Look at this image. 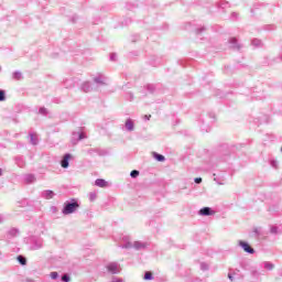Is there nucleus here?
I'll use <instances>...</instances> for the list:
<instances>
[{
  "label": "nucleus",
  "instance_id": "nucleus-1",
  "mask_svg": "<svg viewBox=\"0 0 282 282\" xmlns=\"http://www.w3.org/2000/svg\"><path fill=\"white\" fill-rule=\"evenodd\" d=\"M121 248H124L126 250H131V248L134 250H145V248H149V243L142 241L132 242L131 237L123 236L121 239Z\"/></svg>",
  "mask_w": 282,
  "mask_h": 282
},
{
  "label": "nucleus",
  "instance_id": "nucleus-2",
  "mask_svg": "<svg viewBox=\"0 0 282 282\" xmlns=\"http://www.w3.org/2000/svg\"><path fill=\"white\" fill-rule=\"evenodd\" d=\"M78 208H80V205L75 199H73L72 202L66 200L64 203L62 213H63V215H73V213H76V210H78Z\"/></svg>",
  "mask_w": 282,
  "mask_h": 282
},
{
  "label": "nucleus",
  "instance_id": "nucleus-3",
  "mask_svg": "<svg viewBox=\"0 0 282 282\" xmlns=\"http://www.w3.org/2000/svg\"><path fill=\"white\" fill-rule=\"evenodd\" d=\"M106 269L110 274H120V271L122 270V268H120V264L118 262H109L106 265Z\"/></svg>",
  "mask_w": 282,
  "mask_h": 282
},
{
  "label": "nucleus",
  "instance_id": "nucleus-4",
  "mask_svg": "<svg viewBox=\"0 0 282 282\" xmlns=\"http://www.w3.org/2000/svg\"><path fill=\"white\" fill-rule=\"evenodd\" d=\"M238 246L240 248H242V250L245 252H248V254H254V249L252 247H250V243L243 241V240H239L238 241Z\"/></svg>",
  "mask_w": 282,
  "mask_h": 282
},
{
  "label": "nucleus",
  "instance_id": "nucleus-5",
  "mask_svg": "<svg viewBox=\"0 0 282 282\" xmlns=\"http://www.w3.org/2000/svg\"><path fill=\"white\" fill-rule=\"evenodd\" d=\"M69 160H74V156L69 153L64 154L61 161L62 169H69Z\"/></svg>",
  "mask_w": 282,
  "mask_h": 282
},
{
  "label": "nucleus",
  "instance_id": "nucleus-6",
  "mask_svg": "<svg viewBox=\"0 0 282 282\" xmlns=\"http://www.w3.org/2000/svg\"><path fill=\"white\" fill-rule=\"evenodd\" d=\"M198 215H200V217H210V215H215V212H213L210 207H204L199 209Z\"/></svg>",
  "mask_w": 282,
  "mask_h": 282
},
{
  "label": "nucleus",
  "instance_id": "nucleus-7",
  "mask_svg": "<svg viewBox=\"0 0 282 282\" xmlns=\"http://www.w3.org/2000/svg\"><path fill=\"white\" fill-rule=\"evenodd\" d=\"M95 186H98L99 188H107V186H109V183L104 178H97L95 181Z\"/></svg>",
  "mask_w": 282,
  "mask_h": 282
},
{
  "label": "nucleus",
  "instance_id": "nucleus-8",
  "mask_svg": "<svg viewBox=\"0 0 282 282\" xmlns=\"http://www.w3.org/2000/svg\"><path fill=\"white\" fill-rule=\"evenodd\" d=\"M124 127L127 131H133V129H135V122L133 121V119H127Z\"/></svg>",
  "mask_w": 282,
  "mask_h": 282
},
{
  "label": "nucleus",
  "instance_id": "nucleus-9",
  "mask_svg": "<svg viewBox=\"0 0 282 282\" xmlns=\"http://www.w3.org/2000/svg\"><path fill=\"white\" fill-rule=\"evenodd\" d=\"M54 195H55L54 192L50 189H46L42 193V196L44 197V199H53Z\"/></svg>",
  "mask_w": 282,
  "mask_h": 282
},
{
  "label": "nucleus",
  "instance_id": "nucleus-10",
  "mask_svg": "<svg viewBox=\"0 0 282 282\" xmlns=\"http://www.w3.org/2000/svg\"><path fill=\"white\" fill-rule=\"evenodd\" d=\"M82 89L85 91V94H89V91H91V84L89 82H85L82 85Z\"/></svg>",
  "mask_w": 282,
  "mask_h": 282
},
{
  "label": "nucleus",
  "instance_id": "nucleus-11",
  "mask_svg": "<svg viewBox=\"0 0 282 282\" xmlns=\"http://www.w3.org/2000/svg\"><path fill=\"white\" fill-rule=\"evenodd\" d=\"M229 43H230V45H231V47L234 48V50H240V45H239V43H237V39H235V37H231L230 40H229Z\"/></svg>",
  "mask_w": 282,
  "mask_h": 282
},
{
  "label": "nucleus",
  "instance_id": "nucleus-12",
  "mask_svg": "<svg viewBox=\"0 0 282 282\" xmlns=\"http://www.w3.org/2000/svg\"><path fill=\"white\" fill-rule=\"evenodd\" d=\"M23 78V73L17 70L12 74V79L13 80H21Z\"/></svg>",
  "mask_w": 282,
  "mask_h": 282
},
{
  "label": "nucleus",
  "instance_id": "nucleus-13",
  "mask_svg": "<svg viewBox=\"0 0 282 282\" xmlns=\"http://www.w3.org/2000/svg\"><path fill=\"white\" fill-rule=\"evenodd\" d=\"M263 268H264V270L272 271V269L274 268V263H272L270 261H265V262H263Z\"/></svg>",
  "mask_w": 282,
  "mask_h": 282
},
{
  "label": "nucleus",
  "instance_id": "nucleus-14",
  "mask_svg": "<svg viewBox=\"0 0 282 282\" xmlns=\"http://www.w3.org/2000/svg\"><path fill=\"white\" fill-rule=\"evenodd\" d=\"M30 142L33 145L39 144V137H36L35 134H30Z\"/></svg>",
  "mask_w": 282,
  "mask_h": 282
},
{
  "label": "nucleus",
  "instance_id": "nucleus-15",
  "mask_svg": "<svg viewBox=\"0 0 282 282\" xmlns=\"http://www.w3.org/2000/svg\"><path fill=\"white\" fill-rule=\"evenodd\" d=\"M75 138H78V140H85V138H87V135L85 134V132H74L73 134Z\"/></svg>",
  "mask_w": 282,
  "mask_h": 282
},
{
  "label": "nucleus",
  "instance_id": "nucleus-16",
  "mask_svg": "<svg viewBox=\"0 0 282 282\" xmlns=\"http://www.w3.org/2000/svg\"><path fill=\"white\" fill-rule=\"evenodd\" d=\"M251 45H253V47H261V45H263V42H261V40L254 39L252 40Z\"/></svg>",
  "mask_w": 282,
  "mask_h": 282
},
{
  "label": "nucleus",
  "instance_id": "nucleus-17",
  "mask_svg": "<svg viewBox=\"0 0 282 282\" xmlns=\"http://www.w3.org/2000/svg\"><path fill=\"white\" fill-rule=\"evenodd\" d=\"M97 197H98V194H96V192H90L88 194L89 202H96Z\"/></svg>",
  "mask_w": 282,
  "mask_h": 282
},
{
  "label": "nucleus",
  "instance_id": "nucleus-18",
  "mask_svg": "<svg viewBox=\"0 0 282 282\" xmlns=\"http://www.w3.org/2000/svg\"><path fill=\"white\" fill-rule=\"evenodd\" d=\"M36 178L34 177V175L32 174H28L25 176V182H28V184H32V182H34Z\"/></svg>",
  "mask_w": 282,
  "mask_h": 282
},
{
  "label": "nucleus",
  "instance_id": "nucleus-19",
  "mask_svg": "<svg viewBox=\"0 0 282 282\" xmlns=\"http://www.w3.org/2000/svg\"><path fill=\"white\" fill-rule=\"evenodd\" d=\"M18 261L21 265H25L28 263V260L23 256H19Z\"/></svg>",
  "mask_w": 282,
  "mask_h": 282
},
{
  "label": "nucleus",
  "instance_id": "nucleus-20",
  "mask_svg": "<svg viewBox=\"0 0 282 282\" xmlns=\"http://www.w3.org/2000/svg\"><path fill=\"white\" fill-rule=\"evenodd\" d=\"M144 280L145 281H152L153 280V274L151 272H145L144 274Z\"/></svg>",
  "mask_w": 282,
  "mask_h": 282
},
{
  "label": "nucleus",
  "instance_id": "nucleus-21",
  "mask_svg": "<svg viewBox=\"0 0 282 282\" xmlns=\"http://www.w3.org/2000/svg\"><path fill=\"white\" fill-rule=\"evenodd\" d=\"M270 232H271V235H279V227L272 226V227L270 228Z\"/></svg>",
  "mask_w": 282,
  "mask_h": 282
},
{
  "label": "nucleus",
  "instance_id": "nucleus-22",
  "mask_svg": "<svg viewBox=\"0 0 282 282\" xmlns=\"http://www.w3.org/2000/svg\"><path fill=\"white\" fill-rule=\"evenodd\" d=\"M270 164H271L272 169H279V161L272 160V161L270 162Z\"/></svg>",
  "mask_w": 282,
  "mask_h": 282
},
{
  "label": "nucleus",
  "instance_id": "nucleus-23",
  "mask_svg": "<svg viewBox=\"0 0 282 282\" xmlns=\"http://www.w3.org/2000/svg\"><path fill=\"white\" fill-rule=\"evenodd\" d=\"M138 175H140V171H138V170H133V171L130 173V177H133V178L138 177Z\"/></svg>",
  "mask_w": 282,
  "mask_h": 282
},
{
  "label": "nucleus",
  "instance_id": "nucleus-24",
  "mask_svg": "<svg viewBox=\"0 0 282 282\" xmlns=\"http://www.w3.org/2000/svg\"><path fill=\"white\" fill-rule=\"evenodd\" d=\"M50 276H51V279H52L53 281H56V279H58V272H56V271L51 272Z\"/></svg>",
  "mask_w": 282,
  "mask_h": 282
},
{
  "label": "nucleus",
  "instance_id": "nucleus-25",
  "mask_svg": "<svg viewBox=\"0 0 282 282\" xmlns=\"http://www.w3.org/2000/svg\"><path fill=\"white\" fill-rule=\"evenodd\" d=\"M33 250H39L40 248H43V242L39 241L37 243H35V246L32 247Z\"/></svg>",
  "mask_w": 282,
  "mask_h": 282
},
{
  "label": "nucleus",
  "instance_id": "nucleus-26",
  "mask_svg": "<svg viewBox=\"0 0 282 282\" xmlns=\"http://www.w3.org/2000/svg\"><path fill=\"white\" fill-rule=\"evenodd\" d=\"M155 160H158V162H164V155L155 154Z\"/></svg>",
  "mask_w": 282,
  "mask_h": 282
},
{
  "label": "nucleus",
  "instance_id": "nucleus-27",
  "mask_svg": "<svg viewBox=\"0 0 282 282\" xmlns=\"http://www.w3.org/2000/svg\"><path fill=\"white\" fill-rule=\"evenodd\" d=\"M102 80H104L102 76H98L94 78V82L97 84H102Z\"/></svg>",
  "mask_w": 282,
  "mask_h": 282
},
{
  "label": "nucleus",
  "instance_id": "nucleus-28",
  "mask_svg": "<svg viewBox=\"0 0 282 282\" xmlns=\"http://www.w3.org/2000/svg\"><path fill=\"white\" fill-rule=\"evenodd\" d=\"M6 100V91L0 90V102H3Z\"/></svg>",
  "mask_w": 282,
  "mask_h": 282
},
{
  "label": "nucleus",
  "instance_id": "nucleus-29",
  "mask_svg": "<svg viewBox=\"0 0 282 282\" xmlns=\"http://www.w3.org/2000/svg\"><path fill=\"white\" fill-rule=\"evenodd\" d=\"M200 270H203V271L208 270V263L202 262L200 263Z\"/></svg>",
  "mask_w": 282,
  "mask_h": 282
},
{
  "label": "nucleus",
  "instance_id": "nucleus-30",
  "mask_svg": "<svg viewBox=\"0 0 282 282\" xmlns=\"http://www.w3.org/2000/svg\"><path fill=\"white\" fill-rule=\"evenodd\" d=\"M39 113H41L42 116H45L47 113V109L40 108Z\"/></svg>",
  "mask_w": 282,
  "mask_h": 282
},
{
  "label": "nucleus",
  "instance_id": "nucleus-31",
  "mask_svg": "<svg viewBox=\"0 0 282 282\" xmlns=\"http://www.w3.org/2000/svg\"><path fill=\"white\" fill-rule=\"evenodd\" d=\"M63 282H69V276L67 274L62 276Z\"/></svg>",
  "mask_w": 282,
  "mask_h": 282
},
{
  "label": "nucleus",
  "instance_id": "nucleus-32",
  "mask_svg": "<svg viewBox=\"0 0 282 282\" xmlns=\"http://www.w3.org/2000/svg\"><path fill=\"white\" fill-rule=\"evenodd\" d=\"M194 182H195V184H202V177H196V178L194 180Z\"/></svg>",
  "mask_w": 282,
  "mask_h": 282
},
{
  "label": "nucleus",
  "instance_id": "nucleus-33",
  "mask_svg": "<svg viewBox=\"0 0 282 282\" xmlns=\"http://www.w3.org/2000/svg\"><path fill=\"white\" fill-rule=\"evenodd\" d=\"M111 282H124V281L122 279H120V278H115V279H112Z\"/></svg>",
  "mask_w": 282,
  "mask_h": 282
},
{
  "label": "nucleus",
  "instance_id": "nucleus-34",
  "mask_svg": "<svg viewBox=\"0 0 282 282\" xmlns=\"http://www.w3.org/2000/svg\"><path fill=\"white\" fill-rule=\"evenodd\" d=\"M3 221H6V217H3V215L0 214V224H3Z\"/></svg>",
  "mask_w": 282,
  "mask_h": 282
},
{
  "label": "nucleus",
  "instance_id": "nucleus-35",
  "mask_svg": "<svg viewBox=\"0 0 282 282\" xmlns=\"http://www.w3.org/2000/svg\"><path fill=\"white\" fill-rule=\"evenodd\" d=\"M66 87H74V85L69 84V80L65 82Z\"/></svg>",
  "mask_w": 282,
  "mask_h": 282
},
{
  "label": "nucleus",
  "instance_id": "nucleus-36",
  "mask_svg": "<svg viewBox=\"0 0 282 282\" xmlns=\"http://www.w3.org/2000/svg\"><path fill=\"white\" fill-rule=\"evenodd\" d=\"M110 58H111V61H116V54H112V55L110 56Z\"/></svg>",
  "mask_w": 282,
  "mask_h": 282
},
{
  "label": "nucleus",
  "instance_id": "nucleus-37",
  "mask_svg": "<svg viewBox=\"0 0 282 282\" xmlns=\"http://www.w3.org/2000/svg\"><path fill=\"white\" fill-rule=\"evenodd\" d=\"M144 118L145 120H150L151 116H145Z\"/></svg>",
  "mask_w": 282,
  "mask_h": 282
},
{
  "label": "nucleus",
  "instance_id": "nucleus-38",
  "mask_svg": "<svg viewBox=\"0 0 282 282\" xmlns=\"http://www.w3.org/2000/svg\"><path fill=\"white\" fill-rule=\"evenodd\" d=\"M2 175H3V170L0 169V176H2Z\"/></svg>",
  "mask_w": 282,
  "mask_h": 282
}]
</instances>
